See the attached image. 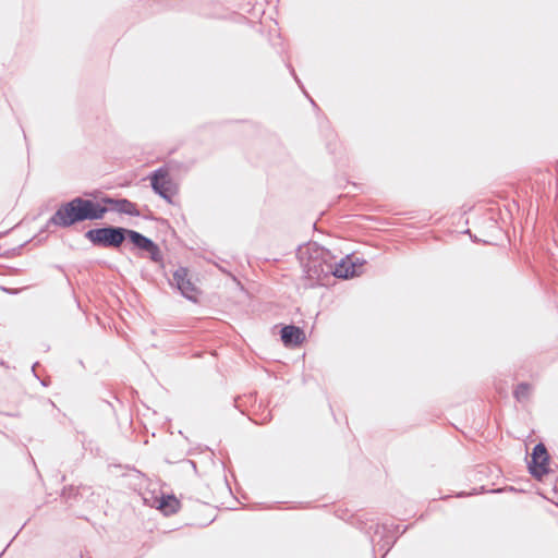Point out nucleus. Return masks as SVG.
<instances>
[{"instance_id":"13","label":"nucleus","mask_w":558,"mask_h":558,"mask_svg":"<svg viewBox=\"0 0 558 558\" xmlns=\"http://www.w3.org/2000/svg\"><path fill=\"white\" fill-rule=\"evenodd\" d=\"M215 266H216V267H217L221 272L227 274V275L229 276V278H230V280H231V282H232V284H233V286H235L236 288H242V287H241V282L236 279V277H235L232 272L228 271L227 269H225L223 267H221V266H220V265H218V264H216Z\"/></svg>"},{"instance_id":"9","label":"nucleus","mask_w":558,"mask_h":558,"mask_svg":"<svg viewBox=\"0 0 558 558\" xmlns=\"http://www.w3.org/2000/svg\"><path fill=\"white\" fill-rule=\"evenodd\" d=\"M101 202L107 205H111L114 210L120 214H125L132 217H140L141 213L137 209L135 203L131 202L128 198H111L109 196H105L101 198Z\"/></svg>"},{"instance_id":"10","label":"nucleus","mask_w":558,"mask_h":558,"mask_svg":"<svg viewBox=\"0 0 558 558\" xmlns=\"http://www.w3.org/2000/svg\"><path fill=\"white\" fill-rule=\"evenodd\" d=\"M304 339V331L300 327L289 325L281 329V340L286 347L300 345Z\"/></svg>"},{"instance_id":"14","label":"nucleus","mask_w":558,"mask_h":558,"mask_svg":"<svg viewBox=\"0 0 558 558\" xmlns=\"http://www.w3.org/2000/svg\"><path fill=\"white\" fill-rule=\"evenodd\" d=\"M38 365V362L34 363V365L32 366V372L34 373L35 377L38 378L36 372H35V368L36 366Z\"/></svg>"},{"instance_id":"3","label":"nucleus","mask_w":558,"mask_h":558,"mask_svg":"<svg viewBox=\"0 0 558 558\" xmlns=\"http://www.w3.org/2000/svg\"><path fill=\"white\" fill-rule=\"evenodd\" d=\"M78 222L82 221L78 214V206L74 197L58 207L56 213L47 221L46 227L56 226L60 228H69Z\"/></svg>"},{"instance_id":"1","label":"nucleus","mask_w":558,"mask_h":558,"mask_svg":"<svg viewBox=\"0 0 558 558\" xmlns=\"http://www.w3.org/2000/svg\"><path fill=\"white\" fill-rule=\"evenodd\" d=\"M85 238L97 247L118 248L128 240L131 244V251L142 257H148L151 262L161 264L163 262L162 252L157 243L138 231L123 227L107 225L101 228L89 229L85 232Z\"/></svg>"},{"instance_id":"15","label":"nucleus","mask_w":558,"mask_h":558,"mask_svg":"<svg viewBox=\"0 0 558 558\" xmlns=\"http://www.w3.org/2000/svg\"><path fill=\"white\" fill-rule=\"evenodd\" d=\"M291 73H292V75L294 76L295 81H296L298 83H300V82H299V80H298V77H296V75H295V73H294V69H291Z\"/></svg>"},{"instance_id":"12","label":"nucleus","mask_w":558,"mask_h":558,"mask_svg":"<svg viewBox=\"0 0 558 558\" xmlns=\"http://www.w3.org/2000/svg\"><path fill=\"white\" fill-rule=\"evenodd\" d=\"M532 391V386L527 383H521L517 386L513 391V396L519 402H524L529 400Z\"/></svg>"},{"instance_id":"2","label":"nucleus","mask_w":558,"mask_h":558,"mask_svg":"<svg viewBox=\"0 0 558 558\" xmlns=\"http://www.w3.org/2000/svg\"><path fill=\"white\" fill-rule=\"evenodd\" d=\"M308 257L303 262V271L305 277L311 280V286L322 283V281L331 276L332 258L331 252L316 243L306 247Z\"/></svg>"},{"instance_id":"6","label":"nucleus","mask_w":558,"mask_h":558,"mask_svg":"<svg viewBox=\"0 0 558 558\" xmlns=\"http://www.w3.org/2000/svg\"><path fill=\"white\" fill-rule=\"evenodd\" d=\"M81 221L86 220H100L105 217L108 208L101 202L94 201L92 198H84L81 196L75 197Z\"/></svg>"},{"instance_id":"16","label":"nucleus","mask_w":558,"mask_h":558,"mask_svg":"<svg viewBox=\"0 0 558 558\" xmlns=\"http://www.w3.org/2000/svg\"><path fill=\"white\" fill-rule=\"evenodd\" d=\"M189 463L192 464L193 468L195 469L196 465H195V463L193 461L189 460Z\"/></svg>"},{"instance_id":"5","label":"nucleus","mask_w":558,"mask_h":558,"mask_svg":"<svg viewBox=\"0 0 558 558\" xmlns=\"http://www.w3.org/2000/svg\"><path fill=\"white\" fill-rule=\"evenodd\" d=\"M150 185L153 191L168 203H172L173 182L169 175L168 169L160 167L150 175Z\"/></svg>"},{"instance_id":"8","label":"nucleus","mask_w":558,"mask_h":558,"mask_svg":"<svg viewBox=\"0 0 558 558\" xmlns=\"http://www.w3.org/2000/svg\"><path fill=\"white\" fill-rule=\"evenodd\" d=\"M331 270V276L340 279H348L357 275L356 264L349 260V256L339 260L333 256Z\"/></svg>"},{"instance_id":"7","label":"nucleus","mask_w":558,"mask_h":558,"mask_svg":"<svg viewBox=\"0 0 558 558\" xmlns=\"http://www.w3.org/2000/svg\"><path fill=\"white\" fill-rule=\"evenodd\" d=\"M548 452L544 444L539 442L533 448L531 460L529 461L530 473L536 477L542 478L543 475L548 473Z\"/></svg>"},{"instance_id":"4","label":"nucleus","mask_w":558,"mask_h":558,"mask_svg":"<svg viewBox=\"0 0 558 558\" xmlns=\"http://www.w3.org/2000/svg\"><path fill=\"white\" fill-rule=\"evenodd\" d=\"M170 283L175 287L185 299L194 303L198 301L199 290L191 281L187 268L179 267L175 269Z\"/></svg>"},{"instance_id":"11","label":"nucleus","mask_w":558,"mask_h":558,"mask_svg":"<svg viewBox=\"0 0 558 558\" xmlns=\"http://www.w3.org/2000/svg\"><path fill=\"white\" fill-rule=\"evenodd\" d=\"M157 509H159L165 515H171L178 512L180 508V501L174 495H161L157 499Z\"/></svg>"}]
</instances>
